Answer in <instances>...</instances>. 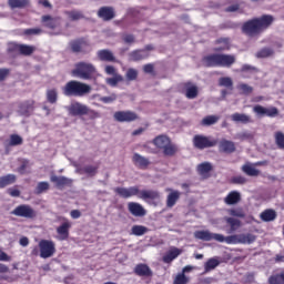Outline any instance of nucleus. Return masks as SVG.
<instances>
[{
    "label": "nucleus",
    "mask_w": 284,
    "mask_h": 284,
    "mask_svg": "<svg viewBox=\"0 0 284 284\" xmlns=\"http://www.w3.org/2000/svg\"><path fill=\"white\" fill-rule=\"evenodd\" d=\"M113 192L120 196V199H132V196H138V199H142L145 203L150 205H158L159 201H161V193L155 190H139V186H130V187H121L118 186L113 189Z\"/></svg>",
    "instance_id": "1"
},
{
    "label": "nucleus",
    "mask_w": 284,
    "mask_h": 284,
    "mask_svg": "<svg viewBox=\"0 0 284 284\" xmlns=\"http://www.w3.org/2000/svg\"><path fill=\"white\" fill-rule=\"evenodd\" d=\"M274 23V16L263 14L260 18H253L242 24V32L246 37H258L263 34L265 30H268Z\"/></svg>",
    "instance_id": "2"
},
{
    "label": "nucleus",
    "mask_w": 284,
    "mask_h": 284,
    "mask_svg": "<svg viewBox=\"0 0 284 284\" xmlns=\"http://www.w3.org/2000/svg\"><path fill=\"white\" fill-rule=\"evenodd\" d=\"M205 68H232L236 63V57L225 53H211L202 59Z\"/></svg>",
    "instance_id": "3"
},
{
    "label": "nucleus",
    "mask_w": 284,
    "mask_h": 284,
    "mask_svg": "<svg viewBox=\"0 0 284 284\" xmlns=\"http://www.w3.org/2000/svg\"><path fill=\"white\" fill-rule=\"evenodd\" d=\"M71 74L77 79H82V81H97L99 71L91 62L80 61L74 64Z\"/></svg>",
    "instance_id": "4"
},
{
    "label": "nucleus",
    "mask_w": 284,
    "mask_h": 284,
    "mask_svg": "<svg viewBox=\"0 0 284 284\" xmlns=\"http://www.w3.org/2000/svg\"><path fill=\"white\" fill-rule=\"evenodd\" d=\"M90 92H92V87L78 80H71L62 87L64 97H85Z\"/></svg>",
    "instance_id": "5"
},
{
    "label": "nucleus",
    "mask_w": 284,
    "mask_h": 284,
    "mask_svg": "<svg viewBox=\"0 0 284 284\" xmlns=\"http://www.w3.org/2000/svg\"><path fill=\"white\" fill-rule=\"evenodd\" d=\"M254 241H256V236L251 233L229 235L226 237L223 235V243H227V245H250L254 243Z\"/></svg>",
    "instance_id": "6"
},
{
    "label": "nucleus",
    "mask_w": 284,
    "mask_h": 284,
    "mask_svg": "<svg viewBox=\"0 0 284 284\" xmlns=\"http://www.w3.org/2000/svg\"><path fill=\"white\" fill-rule=\"evenodd\" d=\"M192 143L195 150H207L210 148H215L219 141L212 139V136L195 134L192 139Z\"/></svg>",
    "instance_id": "7"
},
{
    "label": "nucleus",
    "mask_w": 284,
    "mask_h": 284,
    "mask_svg": "<svg viewBox=\"0 0 284 284\" xmlns=\"http://www.w3.org/2000/svg\"><path fill=\"white\" fill-rule=\"evenodd\" d=\"M13 216H19L20 219H29L30 221L37 217V211L30 204H20L13 211H11Z\"/></svg>",
    "instance_id": "8"
},
{
    "label": "nucleus",
    "mask_w": 284,
    "mask_h": 284,
    "mask_svg": "<svg viewBox=\"0 0 284 284\" xmlns=\"http://www.w3.org/2000/svg\"><path fill=\"white\" fill-rule=\"evenodd\" d=\"M39 250H40L41 258H50V257L54 256V253L57 252L54 242H52L50 240H41L39 242Z\"/></svg>",
    "instance_id": "9"
},
{
    "label": "nucleus",
    "mask_w": 284,
    "mask_h": 284,
    "mask_svg": "<svg viewBox=\"0 0 284 284\" xmlns=\"http://www.w3.org/2000/svg\"><path fill=\"white\" fill-rule=\"evenodd\" d=\"M113 119L118 121V123H132L139 121V114L134 111H116L113 114Z\"/></svg>",
    "instance_id": "10"
},
{
    "label": "nucleus",
    "mask_w": 284,
    "mask_h": 284,
    "mask_svg": "<svg viewBox=\"0 0 284 284\" xmlns=\"http://www.w3.org/2000/svg\"><path fill=\"white\" fill-rule=\"evenodd\" d=\"M194 239H197V241H217V243H223V234L212 233L210 231H195Z\"/></svg>",
    "instance_id": "11"
},
{
    "label": "nucleus",
    "mask_w": 284,
    "mask_h": 284,
    "mask_svg": "<svg viewBox=\"0 0 284 284\" xmlns=\"http://www.w3.org/2000/svg\"><path fill=\"white\" fill-rule=\"evenodd\" d=\"M253 112L257 116H270L271 119H274V116H278V109L276 106L265 108L261 104H256L255 106H253Z\"/></svg>",
    "instance_id": "12"
},
{
    "label": "nucleus",
    "mask_w": 284,
    "mask_h": 284,
    "mask_svg": "<svg viewBox=\"0 0 284 284\" xmlns=\"http://www.w3.org/2000/svg\"><path fill=\"white\" fill-rule=\"evenodd\" d=\"M59 21H61L60 17H52L50 14H44L41 17L42 26L49 30H57V28L60 26Z\"/></svg>",
    "instance_id": "13"
},
{
    "label": "nucleus",
    "mask_w": 284,
    "mask_h": 284,
    "mask_svg": "<svg viewBox=\"0 0 284 284\" xmlns=\"http://www.w3.org/2000/svg\"><path fill=\"white\" fill-rule=\"evenodd\" d=\"M128 211L132 216L143 217L145 214H148V211L143 205H141L139 202H129L128 203Z\"/></svg>",
    "instance_id": "14"
},
{
    "label": "nucleus",
    "mask_w": 284,
    "mask_h": 284,
    "mask_svg": "<svg viewBox=\"0 0 284 284\" xmlns=\"http://www.w3.org/2000/svg\"><path fill=\"white\" fill-rule=\"evenodd\" d=\"M97 14L102 21H112L116 17V11H114V7H101Z\"/></svg>",
    "instance_id": "15"
},
{
    "label": "nucleus",
    "mask_w": 284,
    "mask_h": 284,
    "mask_svg": "<svg viewBox=\"0 0 284 284\" xmlns=\"http://www.w3.org/2000/svg\"><path fill=\"white\" fill-rule=\"evenodd\" d=\"M88 105L81 102H74L69 106V114L71 116H85Z\"/></svg>",
    "instance_id": "16"
},
{
    "label": "nucleus",
    "mask_w": 284,
    "mask_h": 284,
    "mask_svg": "<svg viewBox=\"0 0 284 284\" xmlns=\"http://www.w3.org/2000/svg\"><path fill=\"white\" fill-rule=\"evenodd\" d=\"M71 227L72 223L68 220L57 227V234L60 236V241H68V239H70Z\"/></svg>",
    "instance_id": "17"
},
{
    "label": "nucleus",
    "mask_w": 284,
    "mask_h": 284,
    "mask_svg": "<svg viewBox=\"0 0 284 284\" xmlns=\"http://www.w3.org/2000/svg\"><path fill=\"white\" fill-rule=\"evenodd\" d=\"M51 183L55 184V187H58L59 190L63 189V187H72V179H68L65 176H57V175H51L50 178Z\"/></svg>",
    "instance_id": "18"
},
{
    "label": "nucleus",
    "mask_w": 284,
    "mask_h": 284,
    "mask_svg": "<svg viewBox=\"0 0 284 284\" xmlns=\"http://www.w3.org/2000/svg\"><path fill=\"white\" fill-rule=\"evenodd\" d=\"M99 61H104L106 63H116V57L109 49H102L97 52Z\"/></svg>",
    "instance_id": "19"
},
{
    "label": "nucleus",
    "mask_w": 284,
    "mask_h": 284,
    "mask_svg": "<svg viewBox=\"0 0 284 284\" xmlns=\"http://www.w3.org/2000/svg\"><path fill=\"white\" fill-rule=\"evenodd\" d=\"M132 161L135 168H139V170H148L150 166V160L139 153L133 154Z\"/></svg>",
    "instance_id": "20"
},
{
    "label": "nucleus",
    "mask_w": 284,
    "mask_h": 284,
    "mask_svg": "<svg viewBox=\"0 0 284 284\" xmlns=\"http://www.w3.org/2000/svg\"><path fill=\"white\" fill-rule=\"evenodd\" d=\"M220 152H223L224 154H232L236 152V144L230 140H221L219 144Z\"/></svg>",
    "instance_id": "21"
},
{
    "label": "nucleus",
    "mask_w": 284,
    "mask_h": 284,
    "mask_svg": "<svg viewBox=\"0 0 284 284\" xmlns=\"http://www.w3.org/2000/svg\"><path fill=\"white\" fill-rule=\"evenodd\" d=\"M133 272L136 276H145L146 278L153 276L152 268H150L148 264L143 263L135 265Z\"/></svg>",
    "instance_id": "22"
},
{
    "label": "nucleus",
    "mask_w": 284,
    "mask_h": 284,
    "mask_svg": "<svg viewBox=\"0 0 284 284\" xmlns=\"http://www.w3.org/2000/svg\"><path fill=\"white\" fill-rule=\"evenodd\" d=\"M34 111V100H27L19 105V112L22 116H30V112Z\"/></svg>",
    "instance_id": "23"
},
{
    "label": "nucleus",
    "mask_w": 284,
    "mask_h": 284,
    "mask_svg": "<svg viewBox=\"0 0 284 284\" xmlns=\"http://www.w3.org/2000/svg\"><path fill=\"white\" fill-rule=\"evenodd\" d=\"M78 172H80V174H85L87 176L92 179V178L97 176V174H99V164H97V165H92V164L84 165V166L80 168L78 170Z\"/></svg>",
    "instance_id": "24"
},
{
    "label": "nucleus",
    "mask_w": 284,
    "mask_h": 284,
    "mask_svg": "<svg viewBox=\"0 0 284 284\" xmlns=\"http://www.w3.org/2000/svg\"><path fill=\"white\" fill-rule=\"evenodd\" d=\"M224 203L226 205H236L241 203V193L239 191H231L225 197Z\"/></svg>",
    "instance_id": "25"
},
{
    "label": "nucleus",
    "mask_w": 284,
    "mask_h": 284,
    "mask_svg": "<svg viewBox=\"0 0 284 284\" xmlns=\"http://www.w3.org/2000/svg\"><path fill=\"white\" fill-rule=\"evenodd\" d=\"M148 57H150V53L145 50L138 49L129 53V61H143V59H148Z\"/></svg>",
    "instance_id": "26"
},
{
    "label": "nucleus",
    "mask_w": 284,
    "mask_h": 284,
    "mask_svg": "<svg viewBox=\"0 0 284 284\" xmlns=\"http://www.w3.org/2000/svg\"><path fill=\"white\" fill-rule=\"evenodd\" d=\"M232 121L234 123H243L244 125H247V123H254V120H252V116L245 114V113H233L231 115Z\"/></svg>",
    "instance_id": "27"
},
{
    "label": "nucleus",
    "mask_w": 284,
    "mask_h": 284,
    "mask_svg": "<svg viewBox=\"0 0 284 284\" xmlns=\"http://www.w3.org/2000/svg\"><path fill=\"white\" fill-rule=\"evenodd\" d=\"M213 166L210 162H203L197 165V173L200 176H203L204 179H210V172H212Z\"/></svg>",
    "instance_id": "28"
},
{
    "label": "nucleus",
    "mask_w": 284,
    "mask_h": 284,
    "mask_svg": "<svg viewBox=\"0 0 284 284\" xmlns=\"http://www.w3.org/2000/svg\"><path fill=\"white\" fill-rule=\"evenodd\" d=\"M183 87L186 89V99H196L199 97V88H196V85H192V82H185L183 83Z\"/></svg>",
    "instance_id": "29"
},
{
    "label": "nucleus",
    "mask_w": 284,
    "mask_h": 284,
    "mask_svg": "<svg viewBox=\"0 0 284 284\" xmlns=\"http://www.w3.org/2000/svg\"><path fill=\"white\" fill-rule=\"evenodd\" d=\"M181 250L178 247H172L163 257L162 261L163 263H172L174 258H179L181 256Z\"/></svg>",
    "instance_id": "30"
},
{
    "label": "nucleus",
    "mask_w": 284,
    "mask_h": 284,
    "mask_svg": "<svg viewBox=\"0 0 284 284\" xmlns=\"http://www.w3.org/2000/svg\"><path fill=\"white\" fill-rule=\"evenodd\" d=\"M85 44H87V42H85L84 38H79V39L72 40L69 43L71 51L74 52L75 54L81 52L83 50V45H85Z\"/></svg>",
    "instance_id": "31"
},
{
    "label": "nucleus",
    "mask_w": 284,
    "mask_h": 284,
    "mask_svg": "<svg viewBox=\"0 0 284 284\" xmlns=\"http://www.w3.org/2000/svg\"><path fill=\"white\" fill-rule=\"evenodd\" d=\"M13 183H17V175L7 174L0 176V190H3V187H8V185H13Z\"/></svg>",
    "instance_id": "32"
},
{
    "label": "nucleus",
    "mask_w": 284,
    "mask_h": 284,
    "mask_svg": "<svg viewBox=\"0 0 284 284\" xmlns=\"http://www.w3.org/2000/svg\"><path fill=\"white\" fill-rule=\"evenodd\" d=\"M8 6L11 10H23V8H28L30 6V0H8Z\"/></svg>",
    "instance_id": "33"
},
{
    "label": "nucleus",
    "mask_w": 284,
    "mask_h": 284,
    "mask_svg": "<svg viewBox=\"0 0 284 284\" xmlns=\"http://www.w3.org/2000/svg\"><path fill=\"white\" fill-rule=\"evenodd\" d=\"M171 142L172 140H170L166 135H158L153 140V145H155V148H158L159 150H163Z\"/></svg>",
    "instance_id": "34"
},
{
    "label": "nucleus",
    "mask_w": 284,
    "mask_h": 284,
    "mask_svg": "<svg viewBox=\"0 0 284 284\" xmlns=\"http://www.w3.org/2000/svg\"><path fill=\"white\" fill-rule=\"evenodd\" d=\"M260 219L264 221L265 223H270L272 221H276V211L272 209H266L263 211L260 215Z\"/></svg>",
    "instance_id": "35"
},
{
    "label": "nucleus",
    "mask_w": 284,
    "mask_h": 284,
    "mask_svg": "<svg viewBox=\"0 0 284 284\" xmlns=\"http://www.w3.org/2000/svg\"><path fill=\"white\" fill-rule=\"evenodd\" d=\"M221 116L219 115H206L202 119L200 122V125L203 128H210V125H215V123H219Z\"/></svg>",
    "instance_id": "36"
},
{
    "label": "nucleus",
    "mask_w": 284,
    "mask_h": 284,
    "mask_svg": "<svg viewBox=\"0 0 284 284\" xmlns=\"http://www.w3.org/2000/svg\"><path fill=\"white\" fill-rule=\"evenodd\" d=\"M242 172H244L246 176H258V174H261V171L254 168V165L250 162L242 166Z\"/></svg>",
    "instance_id": "37"
},
{
    "label": "nucleus",
    "mask_w": 284,
    "mask_h": 284,
    "mask_svg": "<svg viewBox=\"0 0 284 284\" xmlns=\"http://www.w3.org/2000/svg\"><path fill=\"white\" fill-rule=\"evenodd\" d=\"M180 199L181 192L172 191L166 197V207H173Z\"/></svg>",
    "instance_id": "38"
},
{
    "label": "nucleus",
    "mask_w": 284,
    "mask_h": 284,
    "mask_svg": "<svg viewBox=\"0 0 284 284\" xmlns=\"http://www.w3.org/2000/svg\"><path fill=\"white\" fill-rule=\"evenodd\" d=\"M216 45H223L220 48H215V52H223V50H230V38H219L215 40Z\"/></svg>",
    "instance_id": "39"
},
{
    "label": "nucleus",
    "mask_w": 284,
    "mask_h": 284,
    "mask_svg": "<svg viewBox=\"0 0 284 284\" xmlns=\"http://www.w3.org/2000/svg\"><path fill=\"white\" fill-rule=\"evenodd\" d=\"M221 265V262L216 257H211L204 264L205 272H212V270H216Z\"/></svg>",
    "instance_id": "40"
},
{
    "label": "nucleus",
    "mask_w": 284,
    "mask_h": 284,
    "mask_svg": "<svg viewBox=\"0 0 284 284\" xmlns=\"http://www.w3.org/2000/svg\"><path fill=\"white\" fill-rule=\"evenodd\" d=\"M64 14L70 19V21H80V19H85L82 11H64Z\"/></svg>",
    "instance_id": "41"
},
{
    "label": "nucleus",
    "mask_w": 284,
    "mask_h": 284,
    "mask_svg": "<svg viewBox=\"0 0 284 284\" xmlns=\"http://www.w3.org/2000/svg\"><path fill=\"white\" fill-rule=\"evenodd\" d=\"M47 101L48 103H51V105H54V103L59 101V92L57 89L47 90Z\"/></svg>",
    "instance_id": "42"
},
{
    "label": "nucleus",
    "mask_w": 284,
    "mask_h": 284,
    "mask_svg": "<svg viewBox=\"0 0 284 284\" xmlns=\"http://www.w3.org/2000/svg\"><path fill=\"white\" fill-rule=\"evenodd\" d=\"M162 150H163L164 156H174V154L179 152V146H176V144L171 142L166 146H164Z\"/></svg>",
    "instance_id": "43"
},
{
    "label": "nucleus",
    "mask_w": 284,
    "mask_h": 284,
    "mask_svg": "<svg viewBox=\"0 0 284 284\" xmlns=\"http://www.w3.org/2000/svg\"><path fill=\"white\" fill-rule=\"evenodd\" d=\"M37 48L34 45L20 44L19 54H22L23 57H30L31 54H34Z\"/></svg>",
    "instance_id": "44"
},
{
    "label": "nucleus",
    "mask_w": 284,
    "mask_h": 284,
    "mask_svg": "<svg viewBox=\"0 0 284 284\" xmlns=\"http://www.w3.org/2000/svg\"><path fill=\"white\" fill-rule=\"evenodd\" d=\"M268 284H284V271L268 277Z\"/></svg>",
    "instance_id": "45"
},
{
    "label": "nucleus",
    "mask_w": 284,
    "mask_h": 284,
    "mask_svg": "<svg viewBox=\"0 0 284 284\" xmlns=\"http://www.w3.org/2000/svg\"><path fill=\"white\" fill-rule=\"evenodd\" d=\"M122 81H124L123 75L119 73L114 74L112 78L106 79V83L108 85H111V88H116V85H119V83H122Z\"/></svg>",
    "instance_id": "46"
},
{
    "label": "nucleus",
    "mask_w": 284,
    "mask_h": 284,
    "mask_svg": "<svg viewBox=\"0 0 284 284\" xmlns=\"http://www.w3.org/2000/svg\"><path fill=\"white\" fill-rule=\"evenodd\" d=\"M131 232L134 236H143V234H148L149 229L143 225H133Z\"/></svg>",
    "instance_id": "47"
},
{
    "label": "nucleus",
    "mask_w": 284,
    "mask_h": 284,
    "mask_svg": "<svg viewBox=\"0 0 284 284\" xmlns=\"http://www.w3.org/2000/svg\"><path fill=\"white\" fill-rule=\"evenodd\" d=\"M274 139L278 150H284V133L281 131L275 132Z\"/></svg>",
    "instance_id": "48"
},
{
    "label": "nucleus",
    "mask_w": 284,
    "mask_h": 284,
    "mask_svg": "<svg viewBox=\"0 0 284 284\" xmlns=\"http://www.w3.org/2000/svg\"><path fill=\"white\" fill-rule=\"evenodd\" d=\"M225 222L227 223V225H230L231 232H236V230H239V227H241L240 220H236L234 217H226Z\"/></svg>",
    "instance_id": "49"
},
{
    "label": "nucleus",
    "mask_w": 284,
    "mask_h": 284,
    "mask_svg": "<svg viewBox=\"0 0 284 284\" xmlns=\"http://www.w3.org/2000/svg\"><path fill=\"white\" fill-rule=\"evenodd\" d=\"M230 216H235V219H245V211L243 207L229 210Z\"/></svg>",
    "instance_id": "50"
},
{
    "label": "nucleus",
    "mask_w": 284,
    "mask_h": 284,
    "mask_svg": "<svg viewBox=\"0 0 284 284\" xmlns=\"http://www.w3.org/2000/svg\"><path fill=\"white\" fill-rule=\"evenodd\" d=\"M125 79L129 81H136V79H139V71L133 68L128 69L125 73Z\"/></svg>",
    "instance_id": "51"
},
{
    "label": "nucleus",
    "mask_w": 284,
    "mask_h": 284,
    "mask_svg": "<svg viewBox=\"0 0 284 284\" xmlns=\"http://www.w3.org/2000/svg\"><path fill=\"white\" fill-rule=\"evenodd\" d=\"M50 190V183L48 182H39L34 193L36 194H43V192H48Z\"/></svg>",
    "instance_id": "52"
},
{
    "label": "nucleus",
    "mask_w": 284,
    "mask_h": 284,
    "mask_svg": "<svg viewBox=\"0 0 284 284\" xmlns=\"http://www.w3.org/2000/svg\"><path fill=\"white\" fill-rule=\"evenodd\" d=\"M9 145H23V138H21L19 134H11Z\"/></svg>",
    "instance_id": "53"
},
{
    "label": "nucleus",
    "mask_w": 284,
    "mask_h": 284,
    "mask_svg": "<svg viewBox=\"0 0 284 284\" xmlns=\"http://www.w3.org/2000/svg\"><path fill=\"white\" fill-rule=\"evenodd\" d=\"M274 54V50L270 48H264L260 50L256 54L258 59H267V57H272Z\"/></svg>",
    "instance_id": "54"
},
{
    "label": "nucleus",
    "mask_w": 284,
    "mask_h": 284,
    "mask_svg": "<svg viewBox=\"0 0 284 284\" xmlns=\"http://www.w3.org/2000/svg\"><path fill=\"white\" fill-rule=\"evenodd\" d=\"M187 283H190V277L185 276V273H179L173 281V284H187Z\"/></svg>",
    "instance_id": "55"
},
{
    "label": "nucleus",
    "mask_w": 284,
    "mask_h": 284,
    "mask_svg": "<svg viewBox=\"0 0 284 284\" xmlns=\"http://www.w3.org/2000/svg\"><path fill=\"white\" fill-rule=\"evenodd\" d=\"M116 99H119V97L116 95V93H111L110 95L101 97V98L99 99V101H100L101 103L109 104V103H114V101H116Z\"/></svg>",
    "instance_id": "56"
},
{
    "label": "nucleus",
    "mask_w": 284,
    "mask_h": 284,
    "mask_svg": "<svg viewBox=\"0 0 284 284\" xmlns=\"http://www.w3.org/2000/svg\"><path fill=\"white\" fill-rule=\"evenodd\" d=\"M219 85H221V88H232V85H234V82H232V78L223 77L220 78Z\"/></svg>",
    "instance_id": "57"
},
{
    "label": "nucleus",
    "mask_w": 284,
    "mask_h": 284,
    "mask_svg": "<svg viewBox=\"0 0 284 284\" xmlns=\"http://www.w3.org/2000/svg\"><path fill=\"white\" fill-rule=\"evenodd\" d=\"M237 90H240L242 94H252V92H254V88L250 87L246 83L239 84Z\"/></svg>",
    "instance_id": "58"
},
{
    "label": "nucleus",
    "mask_w": 284,
    "mask_h": 284,
    "mask_svg": "<svg viewBox=\"0 0 284 284\" xmlns=\"http://www.w3.org/2000/svg\"><path fill=\"white\" fill-rule=\"evenodd\" d=\"M84 116H89V119L94 120V119H101V113H99L95 110L90 109L87 106V111L84 113Z\"/></svg>",
    "instance_id": "59"
},
{
    "label": "nucleus",
    "mask_w": 284,
    "mask_h": 284,
    "mask_svg": "<svg viewBox=\"0 0 284 284\" xmlns=\"http://www.w3.org/2000/svg\"><path fill=\"white\" fill-rule=\"evenodd\" d=\"M231 183L234 185H245V183H247V179L242 175H236L231 179Z\"/></svg>",
    "instance_id": "60"
},
{
    "label": "nucleus",
    "mask_w": 284,
    "mask_h": 284,
    "mask_svg": "<svg viewBox=\"0 0 284 284\" xmlns=\"http://www.w3.org/2000/svg\"><path fill=\"white\" fill-rule=\"evenodd\" d=\"M20 50H21V44L11 42L8 44L7 52H9V54H17V52H20Z\"/></svg>",
    "instance_id": "61"
},
{
    "label": "nucleus",
    "mask_w": 284,
    "mask_h": 284,
    "mask_svg": "<svg viewBox=\"0 0 284 284\" xmlns=\"http://www.w3.org/2000/svg\"><path fill=\"white\" fill-rule=\"evenodd\" d=\"M42 32H43L42 29H40V28H33V29H26L23 33H24L27 37H32V36H37V34H41Z\"/></svg>",
    "instance_id": "62"
},
{
    "label": "nucleus",
    "mask_w": 284,
    "mask_h": 284,
    "mask_svg": "<svg viewBox=\"0 0 284 284\" xmlns=\"http://www.w3.org/2000/svg\"><path fill=\"white\" fill-rule=\"evenodd\" d=\"M143 72L145 74H154V64H152V63L144 64Z\"/></svg>",
    "instance_id": "63"
},
{
    "label": "nucleus",
    "mask_w": 284,
    "mask_h": 284,
    "mask_svg": "<svg viewBox=\"0 0 284 284\" xmlns=\"http://www.w3.org/2000/svg\"><path fill=\"white\" fill-rule=\"evenodd\" d=\"M240 9H241V4L235 3V4L229 6L226 9H224V11L225 12H239Z\"/></svg>",
    "instance_id": "64"
}]
</instances>
